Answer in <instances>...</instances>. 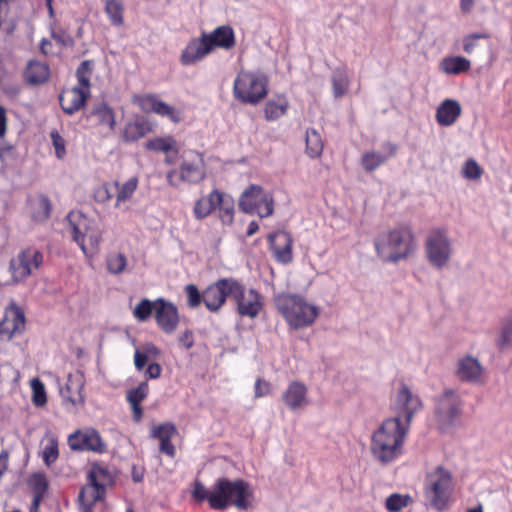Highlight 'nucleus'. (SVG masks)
I'll return each instance as SVG.
<instances>
[{"mask_svg": "<svg viewBox=\"0 0 512 512\" xmlns=\"http://www.w3.org/2000/svg\"><path fill=\"white\" fill-rule=\"evenodd\" d=\"M67 442L73 451H90L97 454L107 451V445L102 436L92 427L76 430L69 435Z\"/></svg>", "mask_w": 512, "mask_h": 512, "instance_id": "obj_13", "label": "nucleus"}, {"mask_svg": "<svg viewBox=\"0 0 512 512\" xmlns=\"http://www.w3.org/2000/svg\"><path fill=\"white\" fill-rule=\"evenodd\" d=\"M235 278H221L209 285L203 291V303L210 312H217L226 303L227 298L232 299Z\"/></svg>", "mask_w": 512, "mask_h": 512, "instance_id": "obj_15", "label": "nucleus"}, {"mask_svg": "<svg viewBox=\"0 0 512 512\" xmlns=\"http://www.w3.org/2000/svg\"><path fill=\"white\" fill-rule=\"evenodd\" d=\"M180 342L185 346V348L190 349L194 345L192 332L189 330H186L181 335Z\"/></svg>", "mask_w": 512, "mask_h": 512, "instance_id": "obj_60", "label": "nucleus"}, {"mask_svg": "<svg viewBox=\"0 0 512 512\" xmlns=\"http://www.w3.org/2000/svg\"><path fill=\"white\" fill-rule=\"evenodd\" d=\"M9 453L3 450L0 453V478L3 476L8 467Z\"/></svg>", "mask_w": 512, "mask_h": 512, "instance_id": "obj_61", "label": "nucleus"}, {"mask_svg": "<svg viewBox=\"0 0 512 512\" xmlns=\"http://www.w3.org/2000/svg\"><path fill=\"white\" fill-rule=\"evenodd\" d=\"M384 154L379 152H365L361 158V164L365 171L372 172L385 163L389 158L394 156L397 151V146L391 142L383 144Z\"/></svg>", "mask_w": 512, "mask_h": 512, "instance_id": "obj_26", "label": "nucleus"}, {"mask_svg": "<svg viewBox=\"0 0 512 512\" xmlns=\"http://www.w3.org/2000/svg\"><path fill=\"white\" fill-rule=\"evenodd\" d=\"M72 239L78 244L85 256L92 258L100 250L102 230L82 213H70Z\"/></svg>", "mask_w": 512, "mask_h": 512, "instance_id": "obj_6", "label": "nucleus"}, {"mask_svg": "<svg viewBox=\"0 0 512 512\" xmlns=\"http://www.w3.org/2000/svg\"><path fill=\"white\" fill-rule=\"evenodd\" d=\"M306 153L310 158H318L321 156L324 148L321 135L315 129L306 131Z\"/></svg>", "mask_w": 512, "mask_h": 512, "instance_id": "obj_36", "label": "nucleus"}, {"mask_svg": "<svg viewBox=\"0 0 512 512\" xmlns=\"http://www.w3.org/2000/svg\"><path fill=\"white\" fill-rule=\"evenodd\" d=\"M87 480L105 486L110 480V474L102 465L94 464L89 471Z\"/></svg>", "mask_w": 512, "mask_h": 512, "instance_id": "obj_44", "label": "nucleus"}, {"mask_svg": "<svg viewBox=\"0 0 512 512\" xmlns=\"http://www.w3.org/2000/svg\"><path fill=\"white\" fill-rule=\"evenodd\" d=\"M454 490L453 477L449 470L438 466L427 474L425 493L431 505L442 511L447 508Z\"/></svg>", "mask_w": 512, "mask_h": 512, "instance_id": "obj_8", "label": "nucleus"}, {"mask_svg": "<svg viewBox=\"0 0 512 512\" xmlns=\"http://www.w3.org/2000/svg\"><path fill=\"white\" fill-rule=\"evenodd\" d=\"M412 498L409 495L399 493L391 494L385 501V507L389 512H400L403 508L409 506Z\"/></svg>", "mask_w": 512, "mask_h": 512, "instance_id": "obj_41", "label": "nucleus"}, {"mask_svg": "<svg viewBox=\"0 0 512 512\" xmlns=\"http://www.w3.org/2000/svg\"><path fill=\"white\" fill-rule=\"evenodd\" d=\"M94 199L98 203H106L113 198V192L109 183H103L95 188L93 193Z\"/></svg>", "mask_w": 512, "mask_h": 512, "instance_id": "obj_54", "label": "nucleus"}, {"mask_svg": "<svg viewBox=\"0 0 512 512\" xmlns=\"http://www.w3.org/2000/svg\"><path fill=\"white\" fill-rule=\"evenodd\" d=\"M473 5H474V0H461V3H460L461 10L465 13L470 12Z\"/></svg>", "mask_w": 512, "mask_h": 512, "instance_id": "obj_64", "label": "nucleus"}, {"mask_svg": "<svg viewBox=\"0 0 512 512\" xmlns=\"http://www.w3.org/2000/svg\"><path fill=\"white\" fill-rule=\"evenodd\" d=\"M156 300L151 301L149 299H142L134 308L133 316L140 322H144L150 318V316L155 313L156 310Z\"/></svg>", "mask_w": 512, "mask_h": 512, "instance_id": "obj_40", "label": "nucleus"}, {"mask_svg": "<svg viewBox=\"0 0 512 512\" xmlns=\"http://www.w3.org/2000/svg\"><path fill=\"white\" fill-rule=\"evenodd\" d=\"M271 392V385L268 381L258 378L255 382L254 386V395L255 398H261L269 395Z\"/></svg>", "mask_w": 512, "mask_h": 512, "instance_id": "obj_56", "label": "nucleus"}, {"mask_svg": "<svg viewBox=\"0 0 512 512\" xmlns=\"http://www.w3.org/2000/svg\"><path fill=\"white\" fill-rule=\"evenodd\" d=\"M307 387L300 381H292L282 394V401L292 411L304 408L309 404Z\"/></svg>", "mask_w": 512, "mask_h": 512, "instance_id": "obj_22", "label": "nucleus"}, {"mask_svg": "<svg viewBox=\"0 0 512 512\" xmlns=\"http://www.w3.org/2000/svg\"><path fill=\"white\" fill-rule=\"evenodd\" d=\"M457 374L462 380L476 381L480 377L481 366L476 359L472 357H466L459 361Z\"/></svg>", "mask_w": 512, "mask_h": 512, "instance_id": "obj_33", "label": "nucleus"}, {"mask_svg": "<svg viewBox=\"0 0 512 512\" xmlns=\"http://www.w3.org/2000/svg\"><path fill=\"white\" fill-rule=\"evenodd\" d=\"M49 76V66L36 60L29 61L24 72L25 80L31 85L43 84L49 79Z\"/></svg>", "mask_w": 512, "mask_h": 512, "instance_id": "obj_29", "label": "nucleus"}, {"mask_svg": "<svg viewBox=\"0 0 512 512\" xmlns=\"http://www.w3.org/2000/svg\"><path fill=\"white\" fill-rule=\"evenodd\" d=\"M152 131L151 124L141 118L126 124L123 131V139L126 142H134L146 136Z\"/></svg>", "mask_w": 512, "mask_h": 512, "instance_id": "obj_30", "label": "nucleus"}, {"mask_svg": "<svg viewBox=\"0 0 512 512\" xmlns=\"http://www.w3.org/2000/svg\"><path fill=\"white\" fill-rule=\"evenodd\" d=\"M113 186L116 188L115 207H119L122 203L130 200L138 187V178L131 177L124 183L114 181Z\"/></svg>", "mask_w": 512, "mask_h": 512, "instance_id": "obj_34", "label": "nucleus"}, {"mask_svg": "<svg viewBox=\"0 0 512 512\" xmlns=\"http://www.w3.org/2000/svg\"><path fill=\"white\" fill-rule=\"evenodd\" d=\"M421 406L419 397L403 384L396 397V416L385 419L371 436L370 450L378 462L385 465L403 454L412 418Z\"/></svg>", "mask_w": 512, "mask_h": 512, "instance_id": "obj_1", "label": "nucleus"}, {"mask_svg": "<svg viewBox=\"0 0 512 512\" xmlns=\"http://www.w3.org/2000/svg\"><path fill=\"white\" fill-rule=\"evenodd\" d=\"M145 148L155 152H177V143L172 136L156 137L148 140L145 144Z\"/></svg>", "mask_w": 512, "mask_h": 512, "instance_id": "obj_37", "label": "nucleus"}, {"mask_svg": "<svg viewBox=\"0 0 512 512\" xmlns=\"http://www.w3.org/2000/svg\"><path fill=\"white\" fill-rule=\"evenodd\" d=\"M332 86L334 96L337 98L342 97L348 90L349 79L343 73L335 74L332 77Z\"/></svg>", "mask_w": 512, "mask_h": 512, "instance_id": "obj_50", "label": "nucleus"}, {"mask_svg": "<svg viewBox=\"0 0 512 512\" xmlns=\"http://www.w3.org/2000/svg\"><path fill=\"white\" fill-rule=\"evenodd\" d=\"M512 344V317L507 318L502 325L500 336L497 340V346L500 349L509 347Z\"/></svg>", "mask_w": 512, "mask_h": 512, "instance_id": "obj_47", "label": "nucleus"}, {"mask_svg": "<svg viewBox=\"0 0 512 512\" xmlns=\"http://www.w3.org/2000/svg\"><path fill=\"white\" fill-rule=\"evenodd\" d=\"M92 74V62L85 60L81 62L76 71L78 85L64 90L59 96L62 110L72 115L79 111L86 103L90 95V77Z\"/></svg>", "mask_w": 512, "mask_h": 512, "instance_id": "obj_7", "label": "nucleus"}, {"mask_svg": "<svg viewBox=\"0 0 512 512\" xmlns=\"http://www.w3.org/2000/svg\"><path fill=\"white\" fill-rule=\"evenodd\" d=\"M132 102L144 113H154L160 117H166L175 124L182 120L181 112L161 100L156 94L134 95Z\"/></svg>", "mask_w": 512, "mask_h": 512, "instance_id": "obj_11", "label": "nucleus"}, {"mask_svg": "<svg viewBox=\"0 0 512 512\" xmlns=\"http://www.w3.org/2000/svg\"><path fill=\"white\" fill-rule=\"evenodd\" d=\"M232 290V300L236 304V311L241 317L256 318L264 308V297L256 289H247L246 286L236 279Z\"/></svg>", "mask_w": 512, "mask_h": 512, "instance_id": "obj_9", "label": "nucleus"}, {"mask_svg": "<svg viewBox=\"0 0 512 512\" xmlns=\"http://www.w3.org/2000/svg\"><path fill=\"white\" fill-rule=\"evenodd\" d=\"M489 35L486 33H473L464 37L463 50L467 54H471L477 47L476 41L479 39H488Z\"/></svg>", "mask_w": 512, "mask_h": 512, "instance_id": "obj_55", "label": "nucleus"}, {"mask_svg": "<svg viewBox=\"0 0 512 512\" xmlns=\"http://www.w3.org/2000/svg\"><path fill=\"white\" fill-rule=\"evenodd\" d=\"M132 409V417L135 422H140L143 417V409L141 404H130Z\"/></svg>", "mask_w": 512, "mask_h": 512, "instance_id": "obj_62", "label": "nucleus"}, {"mask_svg": "<svg viewBox=\"0 0 512 512\" xmlns=\"http://www.w3.org/2000/svg\"><path fill=\"white\" fill-rule=\"evenodd\" d=\"M33 495L44 496L48 489V481L44 474H34L29 480Z\"/></svg>", "mask_w": 512, "mask_h": 512, "instance_id": "obj_46", "label": "nucleus"}, {"mask_svg": "<svg viewBox=\"0 0 512 512\" xmlns=\"http://www.w3.org/2000/svg\"><path fill=\"white\" fill-rule=\"evenodd\" d=\"M441 69L448 75H459L470 70L471 62L462 56H448L441 61Z\"/></svg>", "mask_w": 512, "mask_h": 512, "instance_id": "obj_31", "label": "nucleus"}, {"mask_svg": "<svg viewBox=\"0 0 512 512\" xmlns=\"http://www.w3.org/2000/svg\"><path fill=\"white\" fill-rule=\"evenodd\" d=\"M207 43L210 45L211 50L221 48L230 50L235 46V33L231 26L222 25L215 28L210 33H202Z\"/></svg>", "mask_w": 512, "mask_h": 512, "instance_id": "obj_23", "label": "nucleus"}, {"mask_svg": "<svg viewBox=\"0 0 512 512\" xmlns=\"http://www.w3.org/2000/svg\"><path fill=\"white\" fill-rule=\"evenodd\" d=\"M426 254L429 262L437 267H444L451 255V245L444 230H433L426 240Z\"/></svg>", "mask_w": 512, "mask_h": 512, "instance_id": "obj_14", "label": "nucleus"}, {"mask_svg": "<svg viewBox=\"0 0 512 512\" xmlns=\"http://www.w3.org/2000/svg\"><path fill=\"white\" fill-rule=\"evenodd\" d=\"M289 102L284 95L267 101L264 106V116L267 121H275L286 114Z\"/></svg>", "mask_w": 512, "mask_h": 512, "instance_id": "obj_32", "label": "nucleus"}, {"mask_svg": "<svg viewBox=\"0 0 512 512\" xmlns=\"http://www.w3.org/2000/svg\"><path fill=\"white\" fill-rule=\"evenodd\" d=\"M148 391V383L142 382L136 388L127 392L126 399L129 404H141V402L146 399Z\"/></svg>", "mask_w": 512, "mask_h": 512, "instance_id": "obj_45", "label": "nucleus"}, {"mask_svg": "<svg viewBox=\"0 0 512 512\" xmlns=\"http://www.w3.org/2000/svg\"><path fill=\"white\" fill-rule=\"evenodd\" d=\"M272 254L277 262L288 264L293 259V239L286 231H277L268 235Z\"/></svg>", "mask_w": 512, "mask_h": 512, "instance_id": "obj_19", "label": "nucleus"}, {"mask_svg": "<svg viewBox=\"0 0 512 512\" xmlns=\"http://www.w3.org/2000/svg\"><path fill=\"white\" fill-rule=\"evenodd\" d=\"M107 271L113 275L123 273L127 266V258L123 253H112L106 259Z\"/></svg>", "mask_w": 512, "mask_h": 512, "instance_id": "obj_39", "label": "nucleus"}, {"mask_svg": "<svg viewBox=\"0 0 512 512\" xmlns=\"http://www.w3.org/2000/svg\"><path fill=\"white\" fill-rule=\"evenodd\" d=\"M185 293L187 296V305L190 308H196L203 302V292L201 293L197 286L188 284L185 286Z\"/></svg>", "mask_w": 512, "mask_h": 512, "instance_id": "obj_53", "label": "nucleus"}, {"mask_svg": "<svg viewBox=\"0 0 512 512\" xmlns=\"http://www.w3.org/2000/svg\"><path fill=\"white\" fill-rule=\"evenodd\" d=\"M212 52L203 34L198 38L191 39L183 49L180 61L183 65H193Z\"/></svg>", "mask_w": 512, "mask_h": 512, "instance_id": "obj_21", "label": "nucleus"}, {"mask_svg": "<svg viewBox=\"0 0 512 512\" xmlns=\"http://www.w3.org/2000/svg\"><path fill=\"white\" fill-rule=\"evenodd\" d=\"M222 201V192L218 189L212 190L208 195L199 198L194 205L193 214L197 220L208 217L215 209L217 204Z\"/></svg>", "mask_w": 512, "mask_h": 512, "instance_id": "obj_27", "label": "nucleus"}, {"mask_svg": "<svg viewBox=\"0 0 512 512\" xmlns=\"http://www.w3.org/2000/svg\"><path fill=\"white\" fill-rule=\"evenodd\" d=\"M374 246L384 262L397 263L414 252L416 240L409 226H399L379 235L374 240Z\"/></svg>", "mask_w": 512, "mask_h": 512, "instance_id": "obj_3", "label": "nucleus"}, {"mask_svg": "<svg viewBox=\"0 0 512 512\" xmlns=\"http://www.w3.org/2000/svg\"><path fill=\"white\" fill-rule=\"evenodd\" d=\"M105 12L113 25L121 26L123 24V6L120 2L116 0L107 1Z\"/></svg>", "mask_w": 512, "mask_h": 512, "instance_id": "obj_42", "label": "nucleus"}, {"mask_svg": "<svg viewBox=\"0 0 512 512\" xmlns=\"http://www.w3.org/2000/svg\"><path fill=\"white\" fill-rule=\"evenodd\" d=\"M39 206L42 210V215L40 216L41 219H47L50 216L51 211V204L47 197H41L39 199Z\"/></svg>", "mask_w": 512, "mask_h": 512, "instance_id": "obj_59", "label": "nucleus"}, {"mask_svg": "<svg viewBox=\"0 0 512 512\" xmlns=\"http://www.w3.org/2000/svg\"><path fill=\"white\" fill-rule=\"evenodd\" d=\"M162 368L158 363H151L146 369V375L149 379H157L161 376Z\"/></svg>", "mask_w": 512, "mask_h": 512, "instance_id": "obj_58", "label": "nucleus"}, {"mask_svg": "<svg viewBox=\"0 0 512 512\" xmlns=\"http://www.w3.org/2000/svg\"><path fill=\"white\" fill-rule=\"evenodd\" d=\"M71 385H73V383H71V384L67 383L65 390L62 391L64 399L66 401L70 402L74 406L83 404L84 403V395L82 394L83 384L79 383L76 386V392L73 394L71 393Z\"/></svg>", "mask_w": 512, "mask_h": 512, "instance_id": "obj_49", "label": "nucleus"}, {"mask_svg": "<svg viewBox=\"0 0 512 512\" xmlns=\"http://www.w3.org/2000/svg\"><path fill=\"white\" fill-rule=\"evenodd\" d=\"M97 124L101 126H107L110 130H113L116 124L115 115L113 110L106 104L101 103L93 108L91 112Z\"/></svg>", "mask_w": 512, "mask_h": 512, "instance_id": "obj_35", "label": "nucleus"}, {"mask_svg": "<svg viewBox=\"0 0 512 512\" xmlns=\"http://www.w3.org/2000/svg\"><path fill=\"white\" fill-rule=\"evenodd\" d=\"M483 169L474 159H468L463 166L462 174L470 180H477L482 176Z\"/></svg>", "mask_w": 512, "mask_h": 512, "instance_id": "obj_52", "label": "nucleus"}, {"mask_svg": "<svg viewBox=\"0 0 512 512\" xmlns=\"http://www.w3.org/2000/svg\"><path fill=\"white\" fill-rule=\"evenodd\" d=\"M105 495L104 485L87 480V484L80 490L78 500L81 512H94V506Z\"/></svg>", "mask_w": 512, "mask_h": 512, "instance_id": "obj_24", "label": "nucleus"}, {"mask_svg": "<svg viewBox=\"0 0 512 512\" xmlns=\"http://www.w3.org/2000/svg\"><path fill=\"white\" fill-rule=\"evenodd\" d=\"M50 138L52 141V146L55 150V155L59 160H62L66 156V141L65 139L60 135L58 130L53 129L50 132Z\"/></svg>", "mask_w": 512, "mask_h": 512, "instance_id": "obj_51", "label": "nucleus"}, {"mask_svg": "<svg viewBox=\"0 0 512 512\" xmlns=\"http://www.w3.org/2000/svg\"><path fill=\"white\" fill-rule=\"evenodd\" d=\"M156 305L154 313L156 324L164 333H173L180 322L178 308L164 298H157Z\"/></svg>", "mask_w": 512, "mask_h": 512, "instance_id": "obj_18", "label": "nucleus"}, {"mask_svg": "<svg viewBox=\"0 0 512 512\" xmlns=\"http://www.w3.org/2000/svg\"><path fill=\"white\" fill-rule=\"evenodd\" d=\"M42 263L43 254L35 248H27L11 262L12 276L16 281H22L38 270Z\"/></svg>", "mask_w": 512, "mask_h": 512, "instance_id": "obj_16", "label": "nucleus"}, {"mask_svg": "<svg viewBox=\"0 0 512 512\" xmlns=\"http://www.w3.org/2000/svg\"><path fill=\"white\" fill-rule=\"evenodd\" d=\"M462 406L460 397L452 390H446L437 403L435 413L438 421L445 426L456 423L462 415Z\"/></svg>", "mask_w": 512, "mask_h": 512, "instance_id": "obj_17", "label": "nucleus"}, {"mask_svg": "<svg viewBox=\"0 0 512 512\" xmlns=\"http://www.w3.org/2000/svg\"><path fill=\"white\" fill-rule=\"evenodd\" d=\"M33 396V404L37 407H42L47 402L45 387L39 379H33L31 382Z\"/></svg>", "mask_w": 512, "mask_h": 512, "instance_id": "obj_48", "label": "nucleus"}, {"mask_svg": "<svg viewBox=\"0 0 512 512\" xmlns=\"http://www.w3.org/2000/svg\"><path fill=\"white\" fill-rule=\"evenodd\" d=\"M148 357L145 353L140 352L138 349H136L134 353V364L137 370L141 371L146 363H147Z\"/></svg>", "mask_w": 512, "mask_h": 512, "instance_id": "obj_57", "label": "nucleus"}, {"mask_svg": "<svg viewBox=\"0 0 512 512\" xmlns=\"http://www.w3.org/2000/svg\"><path fill=\"white\" fill-rule=\"evenodd\" d=\"M205 176L204 162L201 154L194 152L192 157L184 159L179 169H172L167 173V182L172 187H179L182 183H197Z\"/></svg>", "mask_w": 512, "mask_h": 512, "instance_id": "obj_10", "label": "nucleus"}, {"mask_svg": "<svg viewBox=\"0 0 512 512\" xmlns=\"http://www.w3.org/2000/svg\"><path fill=\"white\" fill-rule=\"evenodd\" d=\"M26 320L23 310L13 306L6 313L5 319L0 322V335H7L11 338L14 334L22 333L25 330Z\"/></svg>", "mask_w": 512, "mask_h": 512, "instance_id": "obj_25", "label": "nucleus"}, {"mask_svg": "<svg viewBox=\"0 0 512 512\" xmlns=\"http://www.w3.org/2000/svg\"><path fill=\"white\" fill-rule=\"evenodd\" d=\"M275 305L287 325L294 329L311 326L319 316V309L297 294H282L275 298Z\"/></svg>", "mask_w": 512, "mask_h": 512, "instance_id": "obj_4", "label": "nucleus"}, {"mask_svg": "<svg viewBox=\"0 0 512 512\" xmlns=\"http://www.w3.org/2000/svg\"><path fill=\"white\" fill-rule=\"evenodd\" d=\"M178 435L176 426L171 422L161 423L152 427L150 436L159 440V450L170 458L176 456V449L171 439Z\"/></svg>", "mask_w": 512, "mask_h": 512, "instance_id": "obj_20", "label": "nucleus"}, {"mask_svg": "<svg viewBox=\"0 0 512 512\" xmlns=\"http://www.w3.org/2000/svg\"><path fill=\"white\" fill-rule=\"evenodd\" d=\"M7 118L5 109L0 106V137H3L6 133Z\"/></svg>", "mask_w": 512, "mask_h": 512, "instance_id": "obj_63", "label": "nucleus"}, {"mask_svg": "<svg viewBox=\"0 0 512 512\" xmlns=\"http://www.w3.org/2000/svg\"><path fill=\"white\" fill-rule=\"evenodd\" d=\"M461 115V106L456 100L445 99L437 108L436 120L441 126H451Z\"/></svg>", "mask_w": 512, "mask_h": 512, "instance_id": "obj_28", "label": "nucleus"}, {"mask_svg": "<svg viewBox=\"0 0 512 512\" xmlns=\"http://www.w3.org/2000/svg\"><path fill=\"white\" fill-rule=\"evenodd\" d=\"M43 461L47 466L55 463L59 457L58 440L55 437L49 438L42 452Z\"/></svg>", "mask_w": 512, "mask_h": 512, "instance_id": "obj_43", "label": "nucleus"}, {"mask_svg": "<svg viewBox=\"0 0 512 512\" xmlns=\"http://www.w3.org/2000/svg\"><path fill=\"white\" fill-rule=\"evenodd\" d=\"M219 218L224 225H231L234 220V201L222 193V201L217 204Z\"/></svg>", "mask_w": 512, "mask_h": 512, "instance_id": "obj_38", "label": "nucleus"}, {"mask_svg": "<svg viewBox=\"0 0 512 512\" xmlns=\"http://www.w3.org/2000/svg\"><path fill=\"white\" fill-rule=\"evenodd\" d=\"M240 208L246 213H257L261 218L273 214V200L261 187L251 186L241 196Z\"/></svg>", "mask_w": 512, "mask_h": 512, "instance_id": "obj_12", "label": "nucleus"}, {"mask_svg": "<svg viewBox=\"0 0 512 512\" xmlns=\"http://www.w3.org/2000/svg\"><path fill=\"white\" fill-rule=\"evenodd\" d=\"M191 497L196 503L207 501L213 510L224 511L231 506L239 510L251 508L253 490L243 479L229 480L225 477L216 479L209 490L200 480L193 482Z\"/></svg>", "mask_w": 512, "mask_h": 512, "instance_id": "obj_2", "label": "nucleus"}, {"mask_svg": "<svg viewBox=\"0 0 512 512\" xmlns=\"http://www.w3.org/2000/svg\"><path fill=\"white\" fill-rule=\"evenodd\" d=\"M268 86L264 73L241 71L233 83V96L243 104L257 105L266 98Z\"/></svg>", "mask_w": 512, "mask_h": 512, "instance_id": "obj_5", "label": "nucleus"}]
</instances>
